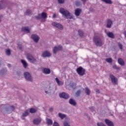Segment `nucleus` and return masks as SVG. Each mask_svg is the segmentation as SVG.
<instances>
[{"label": "nucleus", "mask_w": 126, "mask_h": 126, "mask_svg": "<svg viewBox=\"0 0 126 126\" xmlns=\"http://www.w3.org/2000/svg\"><path fill=\"white\" fill-rule=\"evenodd\" d=\"M63 49V46L62 45H58L57 46H54L53 51V54L56 55L58 52H60V51H62Z\"/></svg>", "instance_id": "6e6552de"}, {"label": "nucleus", "mask_w": 126, "mask_h": 126, "mask_svg": "<svg viewBox=\"0 0 126 126\" xmlns=\"http://www.w3.org/2000/svg\"><path fill=\"white\" fill-rule=\"evenodd\" d=\"M59 3H64V0H58Z\"/></svg>", "instance_id": "49530a36"}, {"label": "nucleus", "mask_w": 126, "mask_h": 126, "mask_svg": "<svg viewBox=\"0 0 126 126\" xmlns=\"http://www.w3.org/2000/svg\"><path fill=\"white\" fill-rule=\"evenodd\" d=\"M19 49L20 50H22V46L21 45L19 46Z\"/></svg>", "instance_id": "603ef678"}, {"label": "nucleus", "mask_w": 126, "mask_h": 126, "mask_svg": "<svg viewBox=\"0 0 126 126\" xmlns=\"http://www.w3.org/2000/svg\"><path fill=\"white\" fill-rule=\"evenodd\" d=\"M47 17L48 16L47 15V13L45 12H43L41 14H38L35 16V18L37 20H39L41 19V18H43V19H47Z\"/></svg>", "instance_id": "0eeeda50"}, {"label": "nucleus", "mask_w": 126, "mask_h": 126, "mask_svg": "<svg viewBox=\"0 0 126 126\" xmlns=\"http://www.w3.org/2000/svg\"><path fill=\"white\" fill-rule=\"evenodd\" d=\"M7 72V70L5 68H3L1 70H0V75L2 76L3 75H5L6 74V72Z\"/></svg>", "instance_id": "aec40b11"}, {"label": "nucleus", "mask_w": 126, "mask_h": 126, "mask_svg": "<svg viewBox=\"0 0 126 126\" xmlns=\"http://www.w3.org/2000/svg\"><path fill=\"white\" fill-rule=\"evenodd\" d=\"M69 103L70 105H72V106H76V104H77L76 101H75V100H74L73 98L69 99Z\"/></svg>", "instance_id": "6ab92c4d"}, {"label": "nucleus", "mask_w": 126, "mask_h": 126, "mask_svg": "<svg viewBox=\"0 0 126 126\" xmlns=\"http://www.w3.org/2000/svg\"><path fill=\"white\" fill-rule=\"evenodd\" d=\"M31 39L33 40L34 43H38L40 40V37L37 34H33L31 36Z\"/></svg>", "instance_id": "f8f14e48"}, {"label": "nucleus", "mask_w": 126, "mask_h": 126, "mask_svg": "<svg viewBox=\"0 0 126 126\" xmlns=\"http://www.w3.org/2000/svg\"><path fill=\"white\" fill-rule=\"evenodd\" d=\"M76 72L79 75V76H83L85 74V69L83 67L80 66L76 69Z\"/></svg>", "instance_id": "423d86ee"}, {"label": "nucleus", "mask_w": 126, "mask_h": 126, "mask_svg": "<svg viewBox=\"0 0 126 126\" xmlns=\"http://www.w3.org/2000/svg\"><path fill=\"white\" fill-rule=\"evenodd\" d=\"M96 92L99 94H100V90H99V89H96Z\"/></svg>", "instance_id": "3c124183"}, {"label": "nucleus", "mask_w": 126, "mask_h": 126, "mask_svg": "<svg viewBox=\"0 0 126 126\" xmlns=\"http://www.w3.org/2000/svg\"><path fill=\"white\" fill-rule=\"evenodd\" d=\"M1 65H2V59L0 57V67H1Z\"/></svg>", "instance_id": "a18cd8bd"}, {"label": "nucleus", "mask_w": 126, "mask_h": 126, "mask_svg": "<svg viewBox=\"0 0 126 126\" xmlns=\"http://www.w3.org/2000/svg\"><path fill=\"white\" fill-rule=\"evenodd\" d=\"M41 122H42V120L39 118H36L33 120L32 123L33 125L35 126H39L41 124Z\"/></svg>", "instance_id": "4468645a"}, {"label": "nucleus", "mask_w": 126, "mask_h": 126, "mask_svg": "<svg viewBox=\"0 0 126 126\" xmlns=\"http://www.w3.org/2000/svg\"><path fill=\"white\" fill-rule=\"evenodd\" d=\"M16 89H18V87H16Z\"/></svg>", "instance_id": "680f3d73"}, {"label": "nucleus", "mask_w": 126, "mask_h": 126, "mask_svg": "<svg viewBox=\"0 0 126 126\" xmlns=\"http://www.w3.org/2000/svg\"><path fill=\"white\" fill-rule=\"evenodd\" d=\"M86 90H85V93L86 94H87V95H90V90H89V89L88 88H85Z\"/></svg>", "instance_id": "f704fd0d"}, {"label": "nucleus", "mask_w": 126, "mask_h": 126, "mask_svg": "<svg viewBox=\"0 0 126 126\" xmlns=\"http://www.w3.org/2000/svg\"><path fill=\"white\" fill-rule=\"evenodd\" d=\"M116 69H117V70H120V67H117Z\"/></svg>", "instance_id": "13d9d810"}, {"label": "nucleus", "mask_w": 126, "mask_h": 126, "mask_svg": "<svg viewBox=\"0 0 126 126\" xmlns=\"http://www.w3.org/2000/svg\"><path fill=\"white\" fill-rule=\"evenodd\" d=\"M5 7V2L3 1H0V10Z\"/></svg>", "instance_id": "5701e85b"}, {"label": "nucleus", "mask_w": 126, "mask_h": 126, "mask_svg": "<svg viewBox=\"0 0 126 126\" xmlns=\"http://www.w3.org/2000/svg\"><path fill=\"white\" fill-rule=\"evenodd\" d=\"M2 111L5 112L6 114H11L14 110H15V106L14 105H9L8 104H2L1 105Z\"/></svg>", "instance_id": "f257e3e1"}, {"label": "nucleus", "mask_w": 126, "mask_h": 126, "mask_svg": "<svg viewBox=\"0 0 126 126\" xmlns=\"http://www.w3.org/2000/svg\"><path fill=\"white\" fill-rule=\"evenodd\" d=\"M124 34L125 37H126V32H124Z\"/></svg>", "instance_id": "bf43d9fd"}, {"label": "nucleus", "mask_w": 126, "mask_h": 126, "mask_svg": "<svg viewBox=\"0 0 126 126\" xmlns=\"http://www.w3.org/2000/svg\"><path fill=\"white\" fill-rule=\"evenodd\" d=\"M105 61L108 63H113V59L111 58H107L105 59Z\"/></svg>", "instance_id": "7c9ffc66"}, {"label": "nucleus", "mask_w": 126, "mask_h": 126, "mask_svg": "<svg viewBox=\"0 0 126 126\" xmlns=\"http://www.w3.org/2000/svg\"><path fill=\"white\" fill-rule=\"evenodd\" d=\"M22 31L23 32H30L29 27H26L22 28Z\"/></svg>", "instance_id": "bb28decb"}, {"label": "nucleus", "mask_w": 126, "mask_h": 126, "mask_svg": "<svg viewBox=\"0 0 126 126\" xmlns=\"http://www.w3.org/2000/svg\"><path fill=\"white\" fill-rule=\"evenodd\" d=\"M109 77L111 79V81L113 84L117 85L118 84V78L115 77L114 75L110 74Z\"/></svg>", "instance_id": "9d476101"}, {"label": "nucleus", "mask_w": 126, "mask_h": 126, "mask_svg": "<svg viewBox=\"0 0 126 126\" xmlns=\"http://www.w3.org/2000/svg\"><path fill=\"white\" fill-rule=\"evenodd\" d=\"M6 54L7 55V56H10V55H11L10 49H8L6 51Z\"/></svg>", "instance_id": "e433bc0d"}, {"label": "nucleus", "mask_w": 126, "mask_h": 126, "mask_svg": "<svg viewBox=\"0 0 126 126\" xmlns=\"http://www.w3.org/2000/svg\"><path fill=\"white\" fill-rule=\"evenodd\" d=\"M36 112H37V110L35 108L30 109V113H31V114H34Z\"/></svg>", "instance_id": "72a5a7b5"}, {"label": "nucleus", "mask_w": 126, "mask_h": 126, "mask_svg": "<svg viewBox=\"0 0 126 126\" xmlns=\"http://www.w3.org/2000/svg\"><path fill=\"white\" fill-rule=\"evenodd\" d=\"M70 87L72 88L73 90L75 89V87L76 86V83L71 82L69 84Z\"/></svg>", "instance_id": "a878e982"}, {"label": "nucleus", "mask_w": 126, "mask_h": 126, "mask_svg": "<svg viewBox=\"0 0 126 126\" xmlns=\"http://www.w3.org/2000/svg\"><path fill=\"white\" fill-rule=\"evenodd\" d=\"M42 56L43 58H50L52 56V54L48 50H45L43 53H42Z\"/></svg>", "instance_id": "ddd939ff"}, {"label": "nucleus", "mask_w": 126, "mask_h": 126, "mask_svg": "<svg viewBox=\"0 0 126 126\" xmlns=\"http://www.w3.org/2000/svg\"><path fill=\"white\" fill-rule=\"evenodd\" d=\"M43 72L44 74H50L51 73V69L48 68H44L43 70Z\"/></svg>", "instance_id": "4be33fe9"}, {"label": "nucleus", "mask_w": 126, "mask_h": 126, "mask_svg": "<svg viewBox=\"0 0 126 126\" xmlns=\"http://www.w3.org/2000/svg\"><path fill=\"white\" fill-rule=\"evenodd\" d=\"M63 126H70V125H69V124H68V123H67V122H65L63 123Z\"/></svg>", "instance_id": "c03bdc74"}, {"label": "nucleus", "mask_w": 126, "mask_h": 126, "mask_svg": "<svg viewBox=\"0 0 126 126\" xmlns=\"http://www.w3.org/2000/svg\"><path fill=\"white\" fill-rule=\"evenodd\" d=\"M26 58L29 62L32 63H37V59L34 58L30 53L27 54Z\"/></svg>", "instance_id": "20e7f679"}, {"label": "nucleus", "mask_w": 126, "mask_h": 126, "mask_svg": "<svg viewBox=\"0 0 126 126\" xmlns=\"http://www.w3.org/2000/svg\"><path fill=\"white\" fill-rule=\"evenodd\" d=\"M52 24L54 27H57V28L60 29V30H63V27L60 23H56V22H53Z\"/></svg>", "instance_id": "9b49d317"}, {"label": "nucleus", "mask_w": 126, "mask_h": 126, "mask_svg": "<svg viewBox=\"0 0 126 126\" xmlns=\"http://www.w3.org/2000/svg\"><path fill=\"white\" fill-rule=\"evenodd\" d=\"M80 94H81V90H78L75 93L77 97H80Z\"/></svg>", "instance_id": "473e14b6"}, {"label": "nucleus", "mask_w": 126, "mask_h": 126, "mask_svg": "<svg viewBox=\"0 0 126 126\" xmlns=\"http://www.w3.org/2000/svg\"><path fill=\"white\" fill-rule=\"evenodd\" d=\"M101 1L108 4H112L113 3V1H112L111 0H101Z\"/></svg>", "instance_id": "c756f323"}, {"label": "nucleus", "mask_w": 126, "mask_h": 126, "mask_svg": "<svg viewBox=\"0 0 126 126\" xmlns=\"http://www.w3.org/2000/svg\"><path fill=\"white\" fill-rule=\"evenodd\" d=\"M16 74L17 75H18V76H21V75H22V73L20 71H17Z\"/></svg>", "instance_id": "a19ab883"}, {"label": "nucleus", "mask_w": 126, "mask_h": 126, "mask_svg": "<svg viewBox=\"0 0 126 126\" xmlns=\"http://www.w3.org/2000/svg\"><path fill=\"white\" fill-rule=\"evenodd\" d=\"M97 126H106L105 125V124H104V123H103L102 122H100V123H99L98 122L97 123Z\"/></svg>", "instance_id": "58836bf2"}, {"label": "nucleus", "mask_w": 126, "mask_h": 126, "mask_svg": "<svg viewBox=\"0 0 126 126\" xmlns=\"http://www.w3.org/2000/svg\"><path fill=\"white\" fill-rule=\"evenodd\" d=\"M104 122L108 126H115L114 123H113L111 120L109 119H105L104 120Z\"/></svg>", "instance_id": "2eb2a0df"}, {"label": "nucleus", "mask_w": 126, "mask_h": 126, "mask_svg": "<svg viewBox=\"0 0 126 126\" xmlns=\"http://www.w3.org/2000/svg\"><path fill=\"white\" fill-rule=\"evenodd\" d=\"M82 11V10L80 8H77L75 10V15L76 16H79L80 15V13H81V12Z\"/></svg>", "instance_id": "a211bd4d"}, {"label": "nucleus", "mask_w": 126, "mask_h": 126, "mask_svg": "<svg viewBox=\"0 0 126 126\" xmlns=\"http://www.w3.org/2000/svg\"><path fill=\"white\" fill-rule=\"evenodd\" d=\"M30 113H29V110H26L24 113H23L22 116L23 117H27Z\"/></svg>", "instance_id": "c85d7f7f"}, {"label": "nucleus", "mask_w": 126, "mask_h": 126, "mask_svg": "<svg viewBox=\"0 0 126 126\" xmlns=\"http://www.w3.org/2000/svg\"><path fill=\"white\" fill-rule=\"evenodd\" d=\"M87 118H88V119H89V121H90V117H89V116L87 117Z\"/></svg>", "instance_id": "052dcab7"}, {"label": "nucleus", "mask_w": 126, "mask_h": 126, "mask_svg": "<svg viewBox=\"0 0 126 126\" xmlns=\"http://www.w3.org/2000/svg\"><path fill=\"white\" fill-rule=\"evenodd\" d=\"M7 66L9 67H11V64H10L9 63H8L7 64Z\"/></svg>", "instance_id": "5fc2aeb1"}, {"label": "nucleus", "mask_w": 126, "mask_h": 126, "mask_svg": "<svg viewBox=\"0 0 126 126\" xmlns=\"http://www.w3.org/2000/svg\"><path fill=\"white\" fill-rule=\"evenodd\" d=\"M59 96L60 98H63V99H65V100H67V99H69V94L63 92L62 93H60Z\"/></svg>", "instance_id": "1a4fd4ad"}, {"label": "nucleus", "mask_w": 126, "mask_h": 126, "mask_svg": "<svg viewBox=\"0 0 126 126\" xmlns=\"http://www.w3.org/2000/svg\"><path fill=\"white\" fill-rule=\"evenodd\" d=\"M118 63L120 65H122V66H124L125 65V61L123 60L122 58H119L118 60Z\"/></svg>", "instance_id": "b1692460"}, {"label": "nucleus", "mask_w": 126, "mask_h": 126, "mask_svg": "<svg viewBox=\"0 0 126 126\" xmlns=\"http://www.w3.org/2000/svg\"><path fill=\"white\" fill-rule=\"evenodd\" d=\"M89 109L90 110V111H91V112L92 113H94V114H95V109H94V107L93 106H91L89 107Z\"/></svg>", "instance_id": "c9c22d12"}, {"label": "nucleus", "mask_w": 126, "mask_h": 126, "mask_svg": "<svg viewBox=\"0 0 126 126\" xmlns=\"http://www.w3.org/2000/svg\"><path fill=\"white\" fill-rule=\"evenodd\" d=\"M53 126H60V124L58 122L55 121L53 123Z\"/></svg>", "instance_id": "37998d69"}, {"label": "nucleus", "mask_w": 126, "mask_h": 126, "mask_svg": "<svg viewBox=\"0 0 126 126\" xmlns=\"http://www.w3.org/2000/svg\"><path fill=\"white\" fill-rule=\"evenodd\" d=\"M30 14H31V10H27L25 13V15H30Z\"/></svg>", "instance_id": "ea45409f"}, {"label": "nucleus", "mask_w": 126, "mask_h": 126, "mask_svg": "<svg viewBox=\"0 0 126 126\" xmlns=\"http://www.w3.org/2000/svg\"><path fill=\"white\" fill-rule=\"evenodd\" d=\"M84 116H85L86 117H87V118L89 116H88V114H87V113H84Z\"/></svg>", "instance_id": "6e6d98bb"}, {"label": "nucleus", "mask_w": 126, "mask_h": 126, "mask_svg": "<svg viewBox=\"0 0 126 126\" xmlns=\"http://www.w3.org/2000/svg\"><path fill=\"white\" fill-rule=\"evenodd\" d=\"M46 124L48 126H52L53 125V121L49 118H47Z\"/></svg>", "instance_id": "cd10ccee"}, {"label": "nucleus", "mask_w": 126, "mask_h": 126, "mask_svg": "<svg viewBox=\"0 0 126 126\" xmlns=\"http://www.w3.org/2000/svg\"><path fill=\"white\" fill-rule=\"evenodd\" d=\"M24 77L27 81H30V82H33V78L31 75V74L29 72H25L24 73Z\"/></svg>", "instance_id": "39448f33"}, {"label": "nucleus", "mask_w": 126, "mask_h": 126, "mask_svg": "<svg viewBox=\"0 0 126 126\" xmlns=\"http://www.w3.org/2000/svg\"><path fill=\"white\" fill-rule=\"evenodd\" d=\"M21 63H22L23 64V66L25 68H27V66H28V64L27 63V62H26V61L25 60H21Z\"/></svg>", "instance_id": "393cba45"}, {"label": "nucleus", "mask_w": 126, "mask_h": 126, "mask_svg": "<svg viewBox=\"0 0 126 126\" xmlns=\"http://www.w3.org/2000/svg\"><path fill=\"white\" fill-rule=\"evenodd\" d=\"M112 25H113V21L111 20V19L107 20L106 28H111V27H112Z\"/></svg>", "instance_id": "f3484780"}, {"label": "nucleus", "mask_w": 126, "mask_h": 126, "mask_svg": "<svg viewBox=\"0 0 126 126\" xmlns=\"http://www.w3.org/2000/svg\"><path fill=\"white\" fill-rule=\"evenodd\" d=\"M58 116L59 117L61 118V119H62V120L64 119V118L66 117V115H65V114H63L62 113H59Z\"/></svg>", "instance_id": "2f4dec72"}, {"label": "nucleus", "mask_w": 126, "mask_h": 126, "mask_svg": "<svg viewBox=\"0 0 126 126\" xmlns=\"http://www.w3.org/2000/svg\"><path fill=\"white\" fill-rule=\"evenodd\" d=\"M118 47L120 50H123V44L120 43H118Z\"/></svg>", "instance_id": "79ce46f5"}, {"label": "nucleus", "mask_w": 126, "mask_h": 126, "mask_svg": "<svg viewBox=\"0 0 126 126\" xmlns=\"http://www.w3.org/2000/svg\"><path fill=\"white\" fill-rule=\"evenodd\" d=\"M106 35L109 37V38H111L112 39H115V35L113 32H106Z\"/></svg>", "instance_id": "412c9836"}, {"label": "nucleus", "mask_w": 126, "mask_h": 126, "mask_svg": "<svg viewBox=\"0 0 126 126\" xmlns=\"http://www.w3.org/2000/svg\"><path fill=\"white\" fill-rule=\"evenodd\" d=\"M117 65H115L114 66H113V68H114V69H117Z\"/></svg>", "instance_id": "4d7b16f0"}, {"label": "nucleus", "mask_w": 126, "mask_h": 126, "mask_svg": "<svg viewBox=\"0 0 126 126\" xmlns=\"http://www.w3.org/2000/svg\"><path fill=\"white\" fill-rule=\"evenodd\" d=\"M53 17V18H56V17H57V15H56V14H54Z\"/></svg>", "instance_id": "864d4df0"}, {"label": "nucleus", "mask_w": 126, "mask_h": 126, "mask_svg": "<svg viewBox=\"0 0 126 126\" xmlns=\"http://www.w3.org/2000/svg\"><path fill=\"white\" fill-rule=\"evenodd\" d=\"M59 12L63 16H64L65 18L66 19H74L73 15H70V12L63 7L60 8Z\"/></svg>", "instance_id": "f03ea898"}, {"label": "nucleus", "mask_w": 126, "mask_h": 126, "mask_svg": "<svg viewBox=\"0 0 126 126\" xmlns=\"http://www.w3.org/2000/svg\"><path fill=\"white\" fill-rule=\"evenodd\" d=\"M54 88L53 87H51V86L49 87V88L48 91H45V93L46 94H54Z\"/></svg>", "instance_id": "dca6fc26"}, {"label": "nucleus", "mask_w": 126, "mask_h": 126, "mask_svg": "<svg viewBox=\"0 0 126 126\" xmlns=\"http://www.w3.org/2000/svg\"><path fill=\"white\" fill-rule=\"evenodd\" d=\"M55 80H56V82H57V83L60 81V80L59 79V78H58V77L56 78Z\"/></svg>", "instance_id": "8fccbe9b"}, {"label": "nucleus", "mask_w": 126, "mask_h": 126, "mask_svg": "<svg viewBox=\"0 0 126 126\" xmlns=\"http://www.w3.org/2000/svg\"><path fill=\"white\" fill-rule=\"evenodd\" d=\"M57 84L59 86H61L62 85V82L59 81V82H57Z\"/></svg>", "instance_id": "09e8293b"}, {"label": "nucleus", "mask_w": 126, "mask_h": 126, "mask_svg": "<svg viewBox=\"0 0 126 126\" xmlns=\"http://www.w3.org/2000/svg\"><path fill=\"white\" fill-rule=\"evenodd\" d=\"M77 36H80V37H83L84 36V33L83 32H79Z\"/></svg>", "instance_id": "4c0bfd02"}, {"label": "nucleus", "mask_w": 126, "mask_h": 126, "mask_svg": "<svg viewBox=\"0 0 126 126\" xmlns=\"http://www.w3.org/2000/svg\"><path fill=\"white\" fill-rule=\"evenodd\" d=\"M49 110L50 112H54V108L53 107H51L49 108Z\"/></svg>", "instance_id": "de8ad7c7"}, {"label": "nucleus", "mask_w": 126, "mask_h": 126, "mask_svg": "<svg viewBox=\"0 0 126 126\" xmlns=\"http://www.w3.org/2000/svg\"><path fill=\"white\" fill-rule=\"evenodd\" d=\"M93 41L97 47H102V46H103V41H102V39H101L100 37L94 36V37Z\"/></svg>", "instance_id": "7ed1b4c3"}]
</instances>
